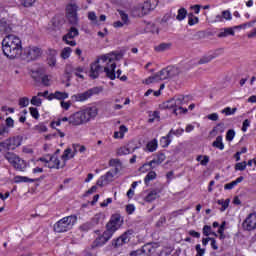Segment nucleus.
<instances>
[{
	"label": "nucleus",
	"mask_w": 256,
	"mask_h": 256,
	"mask_svg": "<svg viewBox=\"0 0 256 256\" xmlns=\"http://www.w3.org/2000/svg\"><path fill=\"white\" fill-rule=\"evenodd\" d=\"M157 197H159V193L157 192V190H153L150 193H148V195L146 196V201L148 203H151V201H155Z\"/></svg>",
	"instance_id": "f704fd0d"
},
{
	"label": "nucleus",
	"mask_w": 256,
	"mask_h": 256,
	"mask_svg": "<svg viewBox=\"0 0 256 256\" xmlns=\"http://www.w3.org/2000/svg\"><path fill=\"white\" fill-rule=\"evenodd\" d=\"M157 139H153L150 142L147 143L146 145V149L147 151H149L150 153H153L154 151H157Z\"/></svg>",
	"instance_id": "c85d7f7f"
},
{
	"label": "nucleus",
	"mask_w": 256,
	"mask_h": 256,
	"mask_svg": "<svg viewBox=\"0 0 256 256\" xmlns=\"http://www.w3.org/2000/svg\"><path fill=\"white\" fill-rule=\"evenodd\" d=\"M106 73V77L111 79V81L116 79L115 72H111V68L107 64L106 58L100 56L95 62L90 65V74L91 79H97L101 73Z\"/></svg>",
	"instance_id": "7ed1b4c3"
},
{
	"label": "nucleus",
	"mask_w": 256,
	"mask_h": 256,
	"mask_svg": "<svg viewBox=\"0 0 256 256\" xmlns=\"http://www.w3.org/2000/svg\"><path fill=\"white\" fill-rule=\"evenodd\" d=\"M163 105H164L165 109H173V107H177L175 105V100H173V98L168 100V101H166Z\"/></svg>",
	"instance_id": "3c124183"
},
{
	"label": "nucleus",
	"mask_w": 256,
	"mask_h": 256,
	"mask_svg": "<svg viewBox=\"0 0 256 256\" xmlns=\"http://www.w3.org/2000/svg\"><path fill=\"white\" fill-rule=\"evenodd\" d=\"M81 231H89L90 229H93V224L91 222L84 223L82 226H80Z\"/></svg>",
	"instance_id": "680f3d73"
},
{
	"label": "nucleus",
	"mask_w": 256,
	"mask_h": 256,
	"mask_svg": "<svg viewBox=\"0 0 256 256\" xmlns=\"http://www.w3.org/2000/svg\"><path fill=\"white\" fill-rule=\"evenodd\" d=\"M78 11L79 6L75 3H69L66 6V17L71 25H77L79 22V17L77 16Z\"/></svg>",
	"instance_id": "1a4fd4ad"
},
{
	"label": "nucleus",
	"mask_w": 256,
	"mask_h": 256,
	"mask_svg": "<svg viewBox=\"0 0 256 256\" xmlns=\"http://www.w3.org/2000/svg\"><path fill=\"white\" fill-rule=\"evenodd\" d=\"M213 147H216V149H220V151H223L225 149V144H223V136H217L216 140L212 143Z\"/></svg>",
	"instance_id": "a878e982"
},
{
	"label": "nucleus",
	"mask_w": 256,
	"mask_h": 256,
	"mask_svg": "<svg viewBox=\"0 0 256 256\" xmlns=\"http://www.w3.org/2000/svg\"><path fill=\"white\" fill-rule=\"evenodd\" d=\"M101 91H103L102 88L94 87V88H91L83 93H78V94L73 95L72 100L79 101V102L87 101V99H91V97H93V95H99V93H101Z\"/></svg>",
	"instance_id": "6e6552de"
},
{
	"label": "nucleus",
	"mask_w": 256,
	"mask_h": 256,
	"mask_svg": "<svg viewBox=\"0 0 256 256\" xmlns=\"http://www.w3.org/2000/svg\"><path fill=\"white\" fill-rule=\"evenodd\" d=\"M185 132V130L184 129H182V128H180V129H177V130H173V129H171L170 130V132L168 133V134H170V137H171V135H177V136H179V135H183V133Z\"/></svg>",
	"instance_id": "e2e57ef3"
},
{
	"label": "nucleus",
	"mask_w": 256,
	"mask_h": 256,
	"mask_svg": "<svg viewBox=\"0 0 256 256\" xmlns=\"http://www.w3.org/2000/svg\"><path fill=\"white\" fill-rule=\"evenodd\" d=\"M64 22H65V20H63V17H61V18L55 17V18L53 19V25H54V27H59V25H60L61 23H64Z\"/></svg>",
	"instance_id": "69168bd1"
},
{
	"label": "nucleus",
	"mask_w": 256,
	"mask_h": 256,
	"mask_svg": "<svg viewBox=\"0 0 256 256\" xmlns=\"http://www.w3.org/2000/svg\"><path fill=\"white\" fill-rule=\"evenodd\" d=\"M165 159H167V156H165L164 153L155 154L154 158L150 162L144 164V167L155 169V167H159V165H161Z\"/></svg>",
	"instance_id": "2eb2a0df"
},
{
	"label": "nucleus",
	"mask_w": 256,
	"mask_h": 256,
	"mask_svg": "<svg viewBox=\"0 0 256 256\" xmlns=\"http://www.w3.org/2000/svg\"><path fill=\"white\" fill-rule=\"evenodd\" d=\"M236 171H245L247 169V162H240L235 165Z\"/></svg>",
	"instance_id": "5fc2aeb1"
},
{
	"label": "nucleus",
	"mask_w": 256,
	"mask_h": 256,
	"mask_svg": "<svg viewBox=\"0 0 256 256\" xmlns=\"http://www.w3.org/2000/svg\"><path fill=\"white\" fill-rule=\"evenodd\" d=\"M154 179H157V173H155V171H150L144 178V182L146 185H149V182L153 181Z\"/></svg>",
	"instance_id": "72a5a7b5"
},
{
	"label": "nucleus",
	"mask_w": 256,
	"mask_h": 256,
	"mask_svg": "<svg viewBox=\"0 0 256 256\" xmlns=\"http://www.w3.org/2000/svg\"><path fill=\"white\" fill-rule=\"evenodd\" d=\"M114 175L111 172H107L106 175L103 176V179L106 180V183H111L113 181Z\"/></svg>",
	"instance_id": "338daca9"
},
{
	"label": "nucleus",
	"mask_w": 256,
	"mask_h": 256,
	"mask_svg": "<svg viewBox=\"0 0 256 256\" xmlns=\"http://www.w3.org/2000/svg\"><path fill=\"white\" fill-rule=\"evenodd\" d=\"M166 69L168 71L169 79H173V77H177V75H179L181 73L179 68L174 67V66H168V67H166Z\"/></svg>",
	"instance_id": "393cba45"
},
{
	"label": "nucleus",
	"mask_w": 256,
	"mask_h": 256,
	"mask_svg": "<svg viewBox=\"0 0 256 256\" xmlns=\"http://www.w3.org/2000/svg\"><path fill=\"white\" fill-rule=\"evenodd\" d=\"M221 113L226 116L235 115V113H237V108L226 107L223 110H221Z\"/></svg>",
	"instance_id": "a19ab883"
},
{
	"label": "nucleus",
	"mask_w": 256,
	"mask_h": 256,
	"mask_svg": "<svg viewBox=\"0 0 256 256\" xmlns=\"http://www.w3.org/2000/svg\"><path fill=\"white\" fill-rule=\"evenodd\" d=\"M43 75H45V70L39 68L36 71H32L31 77L34 79V81H36V83H39L43 78Z\"/></svg>",
	"instance_id": "4be33fe9"
},
{
	"label": "nucleus",
	"mask_w": 256,
	"mask_h": 256,
	"mask_svg": "<svg viewBox=\"0 0 256 256\" xmlns=\"http://www.w3.org/2000/svg\"><path fill=\"white\" fill-rule=\"evenodd\" d=\"M129 153H131V151L125 146H122L117 150V155H119L120 157L123 155H129Z\"/></svg>",
	"instance_id": "de8ad7c7"
},
{
	"label": "nucleus",
	"mask_w": 256,
	"mask_h": 256,
	"mask_svg": "<svg viewBox=\"0 0 256 256\" xmlns=\"http://www.w3.org/2000/svg\"><path fill=\"white\" fill-rule=\"evenodd\" d=\"M114 233H115V231L111 230L110 228H106V231H104L102 236L104 237V239L106 241H109V239H111V237H113Z\"/></svg>",
	"instance_id": "49530a36"
},
{
	"label": "nucleus",
	"mask_w": 256,
	"mask_h": 256,
	"mask_svg": "<svg viewBox=\"0 0 256 256\" xmlns=\"http://www.w3.org/2000/svg\"><path fill=\"white\" fill-rule=\"evenodd\" d=\"M123 225V220L121 219V215L115 214L111 217L110 221L106 224V229H110L112 231H117Z\"/></svg>",
	"instance_id": "4468645a"
},
{
	"label": "nucleus",
	"mask_w": 256,
	"mask_h": 256,
	"mask_svg": "<svg viewBox=\"0 0 256 256\" xmlns=\"http://www.w3.org/2000/svg\"><path fill=\"white\" fill-rule=\"evenodd\" d=\"M42 85H44L45 87H49V85H51V78H49V75L47 74H43L42 78L40 79Z\"/></svg>",
	"instance_id": "37998d69"
},
{
	"label": "nucleus",
	"mask_w": 256,
	"mask_h": 256,
	"mask_svg": "<svg viewBox=\"0 0 256 256\" xmlns=\"http://www.w3.org/2000/svg\"><path fill=\"white\" fill-rule=\"evenodd\" d=\"M30 115H31L34 119H39V110H37V108L30 107Z\"/></svg>",
	"instance_id": "052dcab7"
},
{
	"label": "nucleus",
	"mask_w": 256,
	"mask_h": 256,
	"mask_svg": "<svg viewBox=\"0 0 256 256\" xmlns=\"http://www.w3.org/2000/svg\"><path fill=\"white\" fill-rule=\"evenodd\" d=\"M35 129L38 131V133H46L47 126H45L43 124H39V125L35 126Z\"/></svg>",
	"instance_id": "0e129e2a"
},
{
	"label": "nucleus",
	"mask_w": 256,
	"mask_h": 256,
	"mask_svg": "<svg viewBox=\"0 0 256 256\" xmlns=\"http://www.w3.org/2000/svg\"><path fill=\"white\" fill-rule=\"evenodd\" d=\"M13 30V28L11 27V24L9 23V21H7V19L2 18L0 20V32L1 33H11V31Z\"/></svg>",
	"instance_id": "aec40b11"
},
{
	"label": "nucleus",
	"mask_w": 256,
	"mask_h": 256,
	"mask_svg": "<svg viewBox=\"0 0 256 256\" xmlns=\"http://www.w3.org/2000/svg\"><path fill=\"white\" fill-rule=\"evenodd\" d=\"M39 97L41 96H33L30 101L31 105H34L35 107H41L43 100Z\"/></svg>",
	"instance_id": "ea45409f"
},
{
	"label": "nucleus",
	"mask_w": 256,
	"mask_h": 256,
	"mask_svg": "<svg viewBox=\"0 0 256 256\" xmlns=\"http://www.w3.org/2000/svg\"><path fill=\"white\" fill-rule=\"evenodd\" d=\"M235 139V130L230 129L226 133V141H233Z\"/></svg>",
	"instance_id": "603ef678"
},
{
	"label": "nucleus",
	"mask_w": 256,
	"mask_h": 256,
	"mask_svg": "<svg viewBox=\"0 0 256 256\" xmlns=\"http://www.w3.org/2000/svg\"><path fill=\"white\" fill-rule=\"evenodd\" d=\"M47 61L50 67H55V65L57 64V51L50 50Z\"/></svg>",
	"instance_id": "5701e85b"
},
{
	"label": "nucleus",
	"mask_w": 256,
	"mask_h": 256,
	"mask_svg": "<svg viewBox=\"0 0 256 256\" xmlns=\"http://www.w3.org/2000/svg\"><path fill=\"white\" fill-rule=\"evenodd\" d=\"M15 183H35V179H31L27 176H16Z\"/></svg>",
	"instance_id": "c756f323"
},
{
	"label": "nucleus",
	"mask_w": 256,
	"mask_h": 256,
	"mask_svg": "<svg viewBox=\"0 0 256 256\" xmlns=\"http://www.w3.org/2000/svg\"><path fill=\"white\" fill-rule=\"evenodd\" d=\"M223 21H231L233 19V15L231 14V11L224 10L221 12Z\"/></svg>",
	"instance_id": "79ce46f5"
},
{
	"label": "nucleus",
	"mask_w": 256,
	"mask_h": 256,
	"mask_svg": "<svg viewBox=\"0 0 256 256\" xmlns=\"http://www.w3.org/2000/svg\"><path fill=\"white\" fill-rule=\"evenodd\" d=\"M157 247H159V244L157 243H147L142 247V253L144 255H153Z\"/></svg>",
	"instance_id": "a211bd4d"
},
{
	"label": "nucleus",
	"mask_w": 256,
	"mask_h": 256,
	"mask_svg": "<svg viewBox=\"0 0 256 256\" xmlns=\"http://www.w3.org/2000/svg\"><path fill=\"white\" fill-rule=\"evenodd\" d=\"M33 3H35V0H20V4L23 7H33Z\"/></svg>",
	"instance_id": "13d9d810"
},
{
	"label": "nucleus",
	"mask_w": 256,
	"mask_h": 256,
	"mask_svg": "<svg viewBox=\"0 0 256 256\" xmlns=\"http://www.w3.org/2000/svg\"><path fill=\"white\" fill-rule=\"evenodd\" d=\"M107 243V240L101 235L95 239L94 244L92 247H103Z\"/></svg>",
	"instance_id": "2f4dec72"
},
{
	"label": "nucleus",
	"mask_w": 256,
	"mask_h": 256,
	"mask_svg": "<svg viewBox=\"0 0 256 256\" xmlns=\"http://www.w3.org/2000/svg\"><path fill=\"white\" fill-rule=\"evenodd\" d=\"M118 13L122 23H124V25H129V15H127L123 10H119Z\"/></svg>",
	"instance_id": "4c0bfd02"
},
{
	"label": "nucleus",
	"mask_w": 256,
	"mask_h": 256,
	"mask_svg": "<svg viewBox=\"0 0 256 256\" xmlns=\"http://www.w3.org/2000/svg\"><path fill=\"white\" fill-rule=\"evenodd\" d=\"M69 98V94L66 92H60V91H56L55 93H51L48 96V100L51 101L52 99H58V101H63V99H68Z\"/></svg>",
	"instance_id": "412c9836"
},
{
	"label": "nucleus",
	"mask_w": 256,
	"mask_h": 256,
	"mask_svg": "<svg viewBox=\"0 0 256 256\" xmlns=\"http://www.w3.org/2000/svg\"><path fill=\"white\" fill-rule=\"evenodd\" d=\"M217 203H218V205H221L220 211L223 212L229 207V203H231V200L230 199H226V200L220 199V200H217Z\"/></svg>",
	"instance_id": "473e14b6"
},
{
	"label": "nucleus",
	"mask_w": 256,
	"mask_h": 256,
	"mask_svg": "<svg viewBox=\"0 0 256 256\" xmlns=\"http://www.w3.org/2000/svg\"><path fill=\"white\" fill-rule=\"evenodd\" d=\"M187 108H183L179 106L178 108L173 110L174 115H182V113L185 115L187 113Z\"/></svg>",
	"instance_id": "864d4df0"
},
{
	"label": "nucleus",
	"mask_w": 256,
	"mask_h": 256,
	"mask_svg": "<svg viewBox=\"0 0 256 256\" xmlns=\"http://www.w3.org/2000/svg\"><path fill=\"white\" fill-rule=\"evenodd\" d=\"M172 99L175 102L176 107H181V105H183V95L174 96Z\"/></svg>",
	"instance_id": "8fccbe9b"
},
{
	"label": "nucleus",
	"mask_w": 256,
	"mask_h": 256,
	"mask_svg": "<svg viewBox=\"0 0 256 256\" xmlns=\"http://www.w3.org/2000/svg\"><path fill=\"white\" fill-rule=\"evenodd\" d=\"M217 131L219 133H224V131H225V123H223V122L218 123L217 126L213 128L211 133H215Z\"/></svg>",
	"instance_id": "c03bdc74"
},
{
	"label": "nucleus",
	"mask_w": 256,
	"mask_h": 256,
	"mask_svg": "<svg viewBox=\"0 0 256 256\" xmlns=\"http://www.w3.org/2000/svg\"><path fill=\"white\" fill-rule=\"evenodd\" d=\"M6 127H8V129H13V127H15V121L13 120V118L8 117L6 119V124H4Z\"/></svg>",
	"instance_id": "4d7b16f0"
},
{
	"label": "nucleus",
	"mask_w": 256,
	"mask_h": 256,
	"mask_svg": "<svg viewBox=\"0 0 256 256\" xmlns=\"http://www.w3.org/2000/svg\"><path fill=\"white\" fill-rule=\"evenodd\" d=\"M75 223H77V216H66L54 224V231L56 233H65L67 231H71Z\"/></svg>",
	"instance_id": "39448f33"
},
{
	"label": "nucleus",
	"mask_w": 256,
	"mask_h": 256,
	"mask_svg": "<svg viewBox=\"0 0 256 256\" xmlns=\"http://www.w3.org/2000/svg\"><path fill=\"white\" fill-rule=\"evenodd\" d=\"M228 35H235V31L233 28H226L223 32H221L218 37H228Z\"/></svg>",
	"instance_id": "a18cd8bd"
},
{
	"label": "nucleus",
	"mask_w": 256,
	"mask_h": 256,
	"mask_svg": "<svg viewBox=\"0 0 256 256\" xmlns=\"http://www.w3.org/2000/svg\"><path fill=\"white\" fill-rule=\"evenodd\" d=\"M11 132V128L7 127L5 124L0 125V136L1 137H7L9 133Z\"/></svg>",
	"instance_id": "c9c22d12"
},
{
	"label": "nucleus",
	"mask_w": 256,
	"mask_h": 256,
	"mask_svg": "<svg viewBox=\"0 0 256 256\" xmlns=\"http://www.w3.org/2000/svg\"><path fill=\"white\" fill-rule=\"evenodd\" d=\"M215 57H217V54H210L207 56H203L199 61V65H205V63H211V61H213V59H215Z\"/></svg>",
	"instance_id": "bb28decb"
},
{
	"label": "nucleus",
	"mask_w": 256,
	"mask_h": 256,
	"mask_svg": "<svg viewBox=\"0 0 256 256\" xmlns=\"http://www.w3.org/2000/svg\"><path fill=\"white\" fill-rule=\"evenodd\" d=\"M71 51V47L64 48L61 52L62 59H69V57L71 56Z\"/></svg>",
	"instance_id": "09e8293b"
},
{
	"label": "nucleus",
	"mask_w": 256,
	"mask_h": 256,
	"mask_svg": "<svg viewBox=\"0 0 256 256\" xmlns=\"http://www.w3.org/2000/svg\"><path fill=\"white\" fill-rule=\"evenodd\" d=\"M171 49V43H161L155 47L157 53H163V51H169Z\"/></svg>",
	"instance_id": "cd10ccee"
},
{
	"label": "nucleus",
	"mask_w": 256,
	"mask_h": 256,
	"mask_svg": "<svg viewBox=\"0 0 256 256\" xmlns=\"http://www.w3.org/2000/svg\"><path fill=\"white\" fill-rule=\"evenodd\" d=\"M5 159L14 167V169H17V171H25V169H27L25 160L21 159V157L13 152H7L5 154Z\"/></svg>",
	"instance_id": "423d86ee"
},
{
	"label": "nucleus",
	"mask_w": 256,
	"mask_h": 256,
	"mask_svg": "<svg viewBox=\"0 0 256 256\" xmlns=\"http://www.w3.org/2000/svg\"><path fill=\"white\" fill-rule=\"evenodd\" d=\"M99 114V109L97 106L88 107L84 110H80L70 115L69 117H63L60 119L62 123H69V125L79 126L84 125V123H89L91 119H95Z\"/></svg>",
	"instance_id": "f257e3e1"
},
{
	"label": "nucleus",
	"mask_w": 256,
	"mask_h": 256,
	"mask_svg": "<svg viewBox=\"0 0 256 256\" xmlns=\"http://www.w3.org/2000/svg\"><path fill=\"white\" fill-rule=\"evenodd\" d=\"M45 167L49 169H63V167H61V161L56 155L49 156V165H45Z\"/></svg>",
	"instance_id": "f3484780"
},
{
	"label": "nucleus",
	"mask_w": 256,
	"mask_h": 256,
	"mask_svg": "<svg viewBox=\"0 0 256 256\" xmlns=\"http://www.w3.org/2000/svg\"><path fill=\"white\" fill-rule=\"evenodd\" d=\"M169 79V72L167 68L162 69L160 72L156 73L154 76H150L145 80L146 85H151V83H158V81H165Z\"/></svg>",
	"instance_id": "f8f14e48"
},
{
	"label": "nucleus",
	"mask_w": 256,
	"mask_h": 256,
	"mask_svg": "<svg viewBox=\"0 0 256 256\" xmlns=\"http://www.w3.org/2000/svg\"><path fill=\"white\" fill-rule=\"evenodd\" d=\"M24 55L27 61H37L43 55V51L37 46H29L25 48Z\"/></svg>",
	"instance_id": "9d476101"
},
{
	"label": "nucleus",
	"mask_w": 256,
	"mask_h": 256,
	"mask_svg": "<svg viewBox=\"0 0 256 256\" xmlns=\"http://www.w3.org/2000/svg\"><path fill=\"white\" fill-rule=\"evenodd\" d=\"M187 17V9L180 8L178 10V15L176 16L177 21H183Z\"/></svg>",
	"instance_id": "e433bc0d"
},
{
	"label": "nucleus",
	"mask_w": 256,
	"mask_h": 256,
	"mask_svg": "<svg viewBox=\"0 0 256 256\" xmlns=\"http://www.w3.org/2000/svg\"><path fill=\"white\" fill-rule=\"evenodd\" d=\"M19 105H20V107H27L29 105V98H27V97L20 98Z\"/></svg>",
	"instance_id": "bf43d9fd"
},
{
	"label": "nucleus",
	"mask_w": 256,
	"mask_h": 256,
	"mask_svg": "<svg viewBox=\"0 0 256 256\" xmlns=\"http://www.w3.org/2000/svg\"><path fill=\"white\" fill-rule=\"evenodd\" d=\"M160 144L162 147H169L171 144V134H167L166 136L162 137L160 139Z\"/></svg>",
	"instance_id": "7c9ffc66"
},
{
	"label": "nucleus",
	"mask_w": 256,
	"mask_h": 256,
	"mask_svg": "<svg viewBox=\"0 0 256 256\" xmlns=\"http://www.w3.org/2000/svg\"><path fill=\"white\" fill-rule=\"evenodd\" d=\"M196 256H204L205 255V248H201V244H197L196 247Z\"/></svg>",
	"instance_id": "6e6d98bb"
},
{
	"label": "nucleus",
	"mask_w": 256,
	"mask_h": 256,
	"mask_svg": "<svg viewBox=\"0 0 256 256\" xmlns=\"http://www.w3.org/2000/svg\"><path fill=\"white\" fill-rule=\"evenodd\" d=\"M79 35V30L75 27H71L69 32L63 36V41H67V39H75Z\"/></svg>",
	"instance_id": "b1692460"
},
{
	"label": "nucleus",
	"mask_w": 256,
	"mask_h": 256,
	"mask_svg": "<svg viewBox=\"0 0 256 256\" xmlns=\"http://www.w3.org/2000/svg\"><path fill=\"white\" fill-rule=\"evenodd\" d=\"M197 23H199V17H196L193 15V13H190L188 15V25L193 26L197 25Z\"/></svg>",
	"instance_id": "58836bf2"
},
{
	"label": "nucleus",
	"mask_w": 256,
	"mask_h": 256,
	"mask_svg": "<svg viewBox=\"0 0 256 256\" xmlns=\"http://www.w3.org/2000/svg\"><path fill=\"white\" fill-rule=\"evenodd\" d=\"M203 235H205V237H209L211 235V226L205 225L203 227Z\"/></svg>",
	"instance_id": "774afa93"
},
{
	"label": "nucleus",
	"mask_w": 256,
	"mask_h": 256,
	"mask_svg": "<svg viewBox=\"0 0 256 256\" xmlns=\"http://www.w3.org/2000/svg\"><path fill=\"white\" fill-rule=\"evenodd\" d=\"M244 231H255L256 229V213H250L242 223Z\"/></svg>",
	"instance_id": "ddd939ff"
},
{
	"label": "nucleus",
	"mask_w": 256,
	"mask_h": 256,
	"mask_svg": "<svg viewBox=\"0 0 256 256\" xmlns=\"http://www.w3.org/2000/svg\"><path fill=\"white\" fill-rule=\"evenodd\" d=\"M16 147H21V137L14 136L0 142L2 151H15Z\"/></svg>",
	"instance_id": "0eeeda50"
},
{
	"label": "nucleus",
	"mask_w": 256,
	"mask_h": 256,
	"mask_svg": "<svg viewBox=\"0 0 256 256\" xmlns=\"http://www.w3.org/2000/svg\"><path fill=\"white\" fill-rule=\"evenodd\" d=\"M159 5V0H147L142 5H138L133 8V13L136 17H145L149 15L151 11H155Z\"/></svg>",
	"instance_id": "20e7f679"
},
{
	"label": "nucleus",
	"mask_w": 256,
	"mask_h": 256,
	"mask_svg": "<svg viewBox=\"0 0 256 256\" xmlns=\"http://www.w3.org/2000/svg\"><path fill=\"white\" fill-rule=\"evenodd\" d=\"M131 235V232H124L120 237L112 241L113 247L118 249V247H123V245H126V243H129L131 238L129 237Z\"/></svg>",
	"instance_id": "dca6fc26"
},
{
	"label": "nucleus",
	"mask_w": 256,
	"mask_h": 256,
	"mask_svg": "<svg viewBox=\"0 0 256 256\" xmlns=\"http://www.w3.org/2000/svg\"><path fill=\"white\" fill-rule=\"evenodd\" d=\"M73 157H75V153H73V150L71 148H67L66 150H64V153L61 156V159H63L61 167H65V165H67V161H69V159H73Z\"/></svg>",
	"instance_id": "6ab92c4d"
},
{
	"label": "nucleus",
	"mask_w": 256,
	"mask_h": 256,
	"mask_svg": "<svg viewBox=\"0 0 256 256\" xmlns=\"http://www.w3.org/2000/svg\"><path fill=\"white\" fill-rule=\"evenodd\" d=\"M2 51L8 59L21 57V53H23L21 38L14 34H8L2 41Z\"/></svg>",
	"instance_id": "f03ea898"
},
{
	"label": "nucleus",
	"mask_w": 256,
	"mask_h": 256,
	"mask_svg": "<svg viewBox=\"0 0 256 256\" xmlns=\"http://www.w3.org/2000/svg\"><path fill=\"white\" fill-rule=\"evenodd\" d=\"M102 57L106 59V63L109 65L111 72L115 73V69L117 68L115 61H121V59H123V53L112 52L110 54H105Z\"/></svg>",
	"instance_id": "9b49d317"
}]
</instances>
